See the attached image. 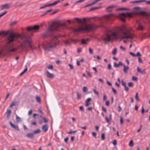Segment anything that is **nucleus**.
Wrapping results in <instances>:
<instances>
[{"mask_svg":"<svg viewBox=\"0 0 150 150\" xmlns=\"http://www.w3.org/2000/svg\"><path fill=\"white\" fill-rule=\"evenodd\" d=\"M5 41V50L8 54L15 52L18 49L20 50V52L34 49L30 39L25 35L11 33L6 37Z\"/></svg>","mask_w":150,"mask_h":150,"instance_id":"f257e3e1","label":"nucleus"},{"mask_svg":"<svg viewBox=\"0 0 150 150\" xmlns=\"http://www.w3.org/2000/svg\"><path fill=\"white\" fill-rule=\"evenodd\" d=\"M134 36L132 33H129L126 27L123 26L120 28L115 32L109 33H107L106 37H103L102 40L104 41H110L113 39L121 40L127 38L133 39Z\"/></svg>","mask_w":150,"mask_h":150,"instance_id":"f03ea898","label":"nucleus"},{"mask_svg":"<svg viewBox=\"0 0 150 150\" xmlns=\"http://www.w3.org/2000/svg\"><path fill=\"white\" fill-rule=\"evenodd\" d=\"M67 26L65 23H55L49 26L48 29L43 33L40 35L41 37L43 39L47 38L49 36L51 38L56 36L53 32L54 30L61 31V29L65 28Z\"/></svg>","mask_w":150,"mask_h":150,"instance_id":"7ed1b4c3","label":"nucleus"},{"mask_svg":"<svg viewBox=\"0 0 150 150\" xmlns=\"http://www.w3.org/2000/svg\"><path fill=\"white\" fill-rule=\"evenodd\" d=\"M60 37V35H57L51 38L52 40L47 42L46 44L42 45V48L45 51H48L55 48L57 45L59 43V38Z\"/></svg>","mask_w":150,"mask_h":150,"instance_id":"20e7f679","label":"nucleus"},{"mask_svg":"<svg viewBox=\"0 0 150 150\" xmlns=\"http://www.w3.org/2000/svg\"><path fill=\"white\" fill-rule=\"evenodd\" d=\"M82 20L84 23H83L81 27L74 29L73 31L74 32H78L85 31H89L91 30H94L98 27L96 25L94 24H86L85 22L86 19L85 18H83Z\"/></svg>","mask_w":150,"mask_h":150,"instance_id":"39448f33","label":"nucleus"},{"mask_svg":"<svg viewBox=\"0 0 150 150\" xmlns=\"http://www.w3.org/2000/svg\"><path fill=\"white\" fill-rule=\"evenodd\" d=\"M46 72L45 75L48 78L52 79L54 77L53 74L50 73L48 71H46Z\"/></svg>","mask_w":150,"mask_h":150,"instance_id":"423d86ee","label":"nucleus"},{"mask_svg":"<svg viewBox=\"0 0 150 150\" xmlns=\"http://www.w3.org/2000/svg\"><path fill=\"white\" fill-rule=\"evenodd\" d=\"M11 6L10 4H6L4 5L0 6V8H1V10H2L4 9H8L10 8Z\"/></svg>","mask_w":150,"mask_h":150,"instance_id":"0eeeda50","label":"nucleus"},{"mask_svg":"<svg viewBox=\"0 0 150 150\" xmlns=\"http://www.w3.org/2000/svg\"><path fill=\"white\" fill-rule=\"evenodd\" d=\"M136 23L138 24V27L137 28V30H143L144 29V28L143 26L141 25L140 23L138 21H136Z\"/></svg>","mask_w":150,"mask_h":150,"instance_id":"6e6552de","label":"nucleus"},{"mask_svg":"<svg viewBox=\"0 0 150 150\" xmlns=\"http://www.w3.org/2000/svg\"><path fill=\"white\" fill-rule=\"evenodd\" d=\"M9 123H10L11 126L12 128H14V129H16V130H17V131H19L20 130V129H19L18 126L15 125H14L12 123V122H9Z\"/></svg>","mask_w":150,"mask_h":150,"instance_id":"1a4fd4ad","label":"nucleus"},{"mask_svg":"<svg viewBox=\"0 0 150 150\" xmlns=\"http://www.w3.org/2000/svg\"><path fill=\"white\" fill-rule=\"evenodd\" d=\"M122 85L123 86L125 87V90L126 91L128 92L129 90V89L128 87L126 85V83L124 82L123 80H122L121 81Z\"/></svg>","mask_w":150,"mask_h":150,"instance_id":"9d476101","label":"nucleus"},{"mask_svg":"<svg viewBox=\"0 0 150 150\" xmlns=\"http://www.w3.org/2000/svg\"><path fill=\"white\" fill-rule=\"evenodd\" d=\"M26 136L31 139H33L34 137V134L32 133H28L26 134Z\"/></svg>","mask_w":150,"mask_h":150,"instance_id":"9b49d317","label":"nucleus"},{"mask_svg":"<svg viewBox=\"0 0 150 150\" xmlns=\"http://www.w3.org/2000/svg\"><path fill=\"white\" fill-rule=\"evenodd\" d=\"M137 71L138 72L142 74H145V70H143V71H141V69L139 67H137Z\"/></svg>","mask_w":150,"mask_h":150,"instance_id":"f8f14e48","label":"nucleus"},{"mask_svg":"<svg viewBox=\"0 0 150 150\" xmlns=\"http://www.w3.org/2000/svg\"><path fill=\"white\" fill-rule=\"evenodd\" d=\"M48 128V126L47 125H43L42 127V129L43 132H46Z\"/></svg>","mask_w":150,"mask_h":150,"instance_id":"ddd939ff","label":"nucleus"},{"mask_svg":"<svg viewBox=\"0 0 150 150\" xmlns=\"http://www.w3.org/2000/svg\"><path fill=\"white\" fill-rule=\"evenodd\" d=\"M90 40L88 38L86 39H82L81 40V43L82 44H86L87 42L89 41Z\"/></svg>","mask_w":150,"mask_h":150,"instance_id":"4468645a","label":"nucleus"},{"mask_svg":"<svg viewBox=\"0 0 150 150\" xmlns=\"http://www.w3.org/2000/svg\"><path fill=\"white\" fill-rule=\"evenodd\" d=\"M91 100V98H89L86 99L85 101V106H88L90 104V102Z\"/></svg>","mask_w":150,"mask_h":150,"instance_id":"2eb2a0df","label":"nucleus"},{"mask_svg":"<svg viewBox=\"0 0 150 150\" xmlns=\"http://www.w3.org/2000/svg\"><path fill=\"white\" fill-rule=\"evenodd\" d=\"M111 15H106L104 16V18L105 20L107 21H109L111 20Z\"/></svg>","mask_w":150,"mask_h":150,"instance_id":"dca6fc26","label":"nucleus"},{"mask_svg":"<svg viewBox=\"0 0 150 150\" xmlns=\"http://www.w3.org/2000/svg\"><path fill=\"white\" fill-rule=\"evenodd\" d=\"M11 111L10 109L7 110L6 113L7 114V118L8 119L9 118L11 114Z\"/></svg>","mask_w":150,"mask_h":150,"instance_id":"f3484780","label":"nucleus"},{"mask_svg":"<svg viewBox=\"0 0 150 150\" xmlns=\"http://www.w3.org/2000/svg\"><path fill=\"white\" fill-rule=\"evenodd\" d=\"M123 66L124 67L123 70V72L125 73H127V71L129 69L128 67V66L126 67L125 64H123Z\"/></svg>","mask_w":150,"mask_h":150,"instance_id":"a211bd4d","label":"nucleus"},{"mask_svg":"<svg viewBox=\"0 0 150 150\" xmlns=\"http://www.w3.org/2000/svg\"><path fill=\"white\" fill-rule=\"evenodd\" d=\"M33 30L34 31H36L39 30L40 28V26L37 25H34V26H32Z\"/></svg>","mask_w":150,"mask_h":150,"instance_id":"6ab92c4d","label":"nucleus"},{"mask_svg":"<svg viewBox=\"0 0 150 150\" xmlns=\"http://www.w3.org/2000/svg\"><path fill=\"white\" fill-rule=\"evenodd\" d=\"M136 13L137 14H139L143 16L147 15L146 13L144 11H140L139 12V13Z\"/></svg>","mask_w":150,"mask_h":150,"instance_id":"aec40b11","label":"nucleus"},{"mask_svg":"<svg viewBox=\"0 0 150 150\" xmlns=\"http://www.w3.org/2000/svg\"><path fill=\"white\" fill-rule=\"evenodd\" d=\"M145 1V0H141L139 1H131L130 2V3L134 4L142 2H144Z\"/></svg>","mask_w":150,"mask_h":150,"instance_id":"412c9836","label":"nucleus"},{"mask_svg":"<svg viewBox=\"0 0 150 150\" xmlns=\"http://www.w3.org/2000/svg\"><path fill=\"white\" fill-rule=\"evenodd\" d=\"M74 19L77 20V23H80L81 24L83 23V21L79 18H74Z\"/></svg>","mask_w":150,"mask_h":150,"instance_id":"4be33fe9","label":"nucleus"},{"mask_svg":"<svg viewBox=\"0 0 150 150\" xmlns=\"http://www.w3.org/2000/svg\"><path fill=\"white\" fill-rule=\"evenodd\" d=\"M35 99L37 101V102L39 103H41V100L40 98V97L38 96H36L35 97Z\"/></svg>","mask_w":150,"mask_h":150,"instance_id":"5701e85b","label":"nucleus"},{"mask_svg":"<svg viewBox=\"0 0 150 150\" xmlns=\"http://www.w3.org/2000/svg\"><path fill=\"white\" fill-rule=\"evenodd\" d=\"M40 117L43 120L44 122L45 123H47L48 122L47 120L45 117H43V116L42 115H40Z\"/></svg>","mask_w":150,"mask_h":150,"instance_id":"b1692460","label":"nucleus"},{"mask_svg":"<svg viewBox=\"0 0 150 150\" xmlns=\"http://www.w3.org/2000/svg\"><path fill=\"white\" fill-rule=\"evenodd\" d=\"M100 8V7H95L91 8L89 10V11H93L94 10H96Z\"/></svg>","mask_w":150,"mask_h":150,"instance_id":"393cba45","label":"nucleus"},{"mask_svg":"<svg viewBox=\"0 0 150 150\" xmlns=\"http://www.w3.org/2000/svg\"><path fill=\"white\" fill-rule=\"evenodd\" d=\"M114 6H110L106 8V9L109 11H111V9L114 8Z\"/></svg>","mask_w":150,"mask_h":150,"instance_id":"a878e982","label":"nucleus"},{"mask_svg":"<svg viewBox=\"0 0 150 150\" xmlns=\"http://www.w3.org/2000/svg\"><path fill=\"white\" fill-rule=\"evenodd\" d=\"M41 130L40 129H38L35 130L33 131V133L34 134H36L40 132Z\"/></svg>","mask_w":150,"mask_h":150,"instance_id":"bb28decb","label":"nucleus"},{"mask_svg":"<svg viewBox=\"0 0 150 150\" xmlns=\"http://www.w3.org/2000/svg\"><path fill=\"white\" fill-rule=\"evenodd\" d=\"M17 103V102L16 101H13L11 103L10 105V107L11 108H12L13 106L15 105Z\"/></svg>","mask_w":150,"mask_h":150,"instance_id":"cd10ccee","label":"nucleus"},{"mask_svg":"<svg viewBox=\"0 0 150 150\" xmlns=\"http://www.w3.org/2000/svg\"><path fill=\"white\" fill-rule=\"evenodd\" d=\"M17 21H14L11 22L10 23V25L11 26H13L14 25H16L17 23Z\"/></svg>","mask_w":150,"mask_h":150,"instance_id":"c85d7f7f","label":"nucleus"},{"mask_svg":"<svg viewBox=\"0 0 150 150\" xmlns=\"http://www.w3.org/2000/svg\"><path fill=\"white\" fill-rule=\"evenodd\" d=\"M47 68L48 69H49L52 70L53 69V67L52 65H49L47 66Z\"/></svg>","mask_w":150,"mask_h":150,"instance_id":"c756f323","label":"nucleus"},{"mask_svg":"<svg viewBox=\"0 0 150 150\" xmlns=\"http://www.w3.org/2000/svg\"><path fill=\"white\" fill-rule=\"evenodd\" d=\"M16 121L17 122H19L21 121V119L17 115H16Z\"/></svg>","mask_w":150,"mask_h":150,"instance_id":"7c9ffc66","label":"nucleus"},{"mask_svg":"<svg viewBox=\"0 0 150 150\" xmlns=\"http://www.w3.org/2000/svg\"><path fill=\"white\" fill-rule=\"evenodd\" d=\"M27 30L28 31L33 30L32 26L28 27L27 28Z\"/></svg>","mask_w":150,"mask_h":150,"instance_id":"2f4dec72","label":"nucleus"},{"mask_svg":"<svg viewBox=\"0 0 150 150\" xmlns=\"http://www.w3.org/2000/svg\"><path fill=\"white\" fill-rule=\"evenodd\" d=\"M7 33L4 31H1L0 32V35H6Z\"/></svg>","mask_w":150,"mask_h":150,"instance_id":"473e14b6","label":"nucleus"},{"mask_svg":"<svg viewBox=\"0 0 150 150\" xmlns=\"http://www.w3.org/2000/svg\"><path fill=\"white\" fill-rule=\"evenodd\" d=\"M129 146H131V147H132L133 145H134V143H133V141L132 140H131L129 144Z\"/></svg>","mask_w":150,"mask_h":150,"instance_id":"72a5a7b5","label":"nucleus"},{"mask_svg":"<svg viewBox=\"0 0 150 150\" xmlns=\"http://www.w3.org/2000/svg\"><path fill=\"white\" fill-rule=\"evenodd\" d=\"M117 49L116 48H115L112 52V54L113 55H115L117 53Z\"/></svg>","mask_w":150,"mask_h":150,"instance_id":"f704fd0d","label":"nucleus"},{"mask_svg":"<svg viewBox=\"0 0 150 150\" xmlns=\"http://www.w3.org/2000/svg\"><path fill=\"white\" fill-rule=\"evenodd\" d=\"M52 10V9H51L50 10L47 11H46L43 14L41 15V16H44L47 13L51 11Z\"/></svg>","mask_w":150,"mask_h":150,"instance_id":"c9c22d12","label":"nucleus"},{"mask_svg":"<svg viewBox=\"0 0 150 150\" xmlns=\"http://www.w3.org/2000/svg\"><path fill=\"white\" fill-rule=\"evenodd\" d=\"M135 99L137 101H139V99L138 97V93H137L135 96Z\"/></svg>","mask_w":150,"mask_h":150,"instance_id":"e433bc0d","label":"nucleus"},{"mask_svg":"<svg viewBox=\"0 0 150 150\" xmlns=\"http://www.w3.org/2000/svg\"><path fill=\"white\" fill-rule=\"evenodd\" d=\"M64 42L65 43L66 45H69L70 44V42L67 40H64Z\"/></svg>","mask_w":150,"mask_h":150,"instance_id":"4c0bfd02","label":"nucleus"},{"mask_svg":"<svg viewBox=\"0 0 150 150\" xmlns=\"http://www.w3.org/2000/svg\"><path fill=\"white\" fill-rule=\"evenodd\" d=\"M101 138L102 140H104L105 139V134L104 133H103L101 135Z\"/></svg>","mask_w":150,"mask_h":150,"instance_id":"58836bf2","label":"nucleus"},{"mask_svg":"<svg viewBox=\"0 0 150 150\" xmlns=\"http://www.w3.org/2000/svg\"><path fill=\"white\" fill-rule=\"evenodd\" d=\"M93 91L94 93L96 94L97 96H98L99 93L97 91L96 89H93Z\"/></svg>","mask_w":150,"mask_h":150,"instance_id":"ea45409f","label":"nucleus"},{"mask_svg":"<svg viewBox=\"0 0 150 150\" xmlns=\"http://www.w3.org/2000/svg\"><path fill=\"white\" fill-rule=\"evenodd\" d=\"M83 90L84 92H87L88 91V89L87 87L86 86L83 87Z\"/></svg>","mask_w":150,"mask_h":150,"instance_id":"a19ab883","label":"nucleus"},{"mask_svg":"<svg viewBox=\"0 0 150 150\" xmlns=\"http://www.w3.org/2000/svg\"><path fill=\"white\" fill-rule=\"evenodd\" d=\"M77 95V98L78 99H80L81 98V95H80L78 92L76 93Z\"/></svg>","mask_w":150,"mask_h":150,"instance_id":"79ce46f5","label":"nucleus"},{"mask_svg":"<svg viewBox=\"0 0 150 150\" xmlns=\"http://www.w3.org/2000/svg\"><path fill=\"white\" fill-rule=\"evenodd\" d=\"M128 86L129 87H132L133 86V83L132 82H129L128 83Z\"/></svg>","mask_w":150,"mask_h":150,"instance_id":"37998d69","label":"nucleus"},{"mask_svg":"<svg viewBox=\"0 0 150 150\" xmlns=\"http://www.w3.org/2000/svg\"><path fill=\"white\" fill-rule=\"evenodd\" d=\"M114 66L115 67H119L118 64H117L116 62L114 63Z\"/></svg>","mask_w":150,"mask_h":150,"instance_id":"c03bdc74","label":"nucleus"},{"mask_svg":"<svg viewBox=\"0 0 150 150\" xmlns=\"http://www.w3.org/2000/svg\"><path fill=\"white\" fill-rule=\"evenodd\" d=\"M112 91L115 94H116V90L113 87H112Z\"/></svg>","mask_w":150,"mask_h":150,"instance_id":"a18cd8bd","label":"nucleus"},{"mask_svg":"<svg viewBox=\"0 0 150 150\" xmlns=\"http://www.w3.org/2000/svg\"><path fill=\"white\" fill-rule=\"evenodd\" d=\"M112 144H113V145L114 146H115L117 144V141L116 139H114L113 142H112Z\"/></svg>","mask_w":150,"mask_h":150,"instance_id":"49530a36","label":"nucleus"},{"mask_svg":"<svg viewBox=\"0 0 150 150\" xmlns=\"http://www.w3.org/2000/svg\"><path fill=\"white\" fill-rule=\"evenodd\" d=\"M7 13V11H5L4 13H2V14H0V18L2 17V16L4 15Z\"/></svg>","mask_w":150,"mask_h":150,"instance_id":"de8ad7c7","label":"nucleus"},{"mask_svg":"<svg viewBox=\"0 0 150 150\" xmlns=\"http://www.w3.org/2000/svg\"><path fill=\"white\" fill-rule=\"evenodd\" d=\"M102 110L105 112L106 113L107 112V110L106 108L103 106L102 107Z\"/></svg>","mask_w":150,"mask_h":150,"instance_id":"09e8293b","label":"nucleus"},{"mask_svg":"<svg viewBox=\"0 0 150 150\" xmlns=\"http://www.w3.org/2000/svg\"><path fill=\"white\" fill-rule=\"evenodd\" d=\"M76 132V131H72L71 130L70 132H69L68 133V134H72L73 133H75Z\"/></svg>","mask_w":150,"mask_h":150,"instance_id":"8fccbe9b","label":"nucleus"},{"mask_svg":"<svg viewBox=\"0 0 150 150\" xmlns=\"http://www.w3.org/2000/svg\"><path fill=\"white\" fill-rule=\"evenodd\" d=\"M132 80L134 81H137V77L133 76L132 77Z\"/></svg>","mask_w":150,"mask_h":150,"instance_id":"3c124183","label":"nucleus"},{"mask_svg":"<svg viewBox=\"0 0 150 150\" xmlns=\"http://www.w3.org/2000/svg\"><path fill=\"white\" fill-rule=\"evenodd\" d=\"M69 66L70 69H74V67L72 65L70 64H69Z\"/></svg>","mask_w":150,"mask_h":150,"instance_id":"603ef678","label":"nucleus"},{"mask_svg":"<svg viewBox=\"0 0 150 150\" xmlns=\"http://www.w3.org/2000/svg\"><path fill=\"white\" fill-rule=\"evenodd\" d=\"M107 99V97L105 94H103V101H105Z\"/></svg>","mask_w":150,"mask_h":150,"instance_id":"864d4df0","label":"nucleus"},{"mask_svg":"<svg viewBox=\"0 0 150 150\" xmlns=\"http://www.w3.org/2000/svg\"><path fill=\"white\" fill-rule=\"evenodd\" d=\"M138 62L139 63H142V60L141 59L140 57H139L138 58Z\"/></svg>","mask_w":150,"mask_h":150,"instance_id":"5fc2aeb1","label":"nucleus"},{"mask_svg":"<svg viewBox=\"0 0 150 150\" xmlns=\"http://www.w3.org/2000/svg\"><path fill=\"white\" fill-rule=\"evenodd\" d=\"M141 8L140 7H135L134 8V10H138L139 9H140Z\"/></svg>","mask_w":150,"mask_h":150,"instance_id":"6e6d98bb","label":"nucleus"},{"mask_svg":"<svg viewBox=\"0 0 150 150\" xmlns=\"http://www.w3.org/2000/svg\"><path fill=\"white\" fill-rule=\"evenodd\" d=\"M120 122L121 125L122 124L123 122L122 118L121 117H120Z\"/></svg>","mask_w":150,"mask_h":150,"instance_id":"4d7b16f0","label":"nucleus"},{"mask_svg":"<svg viewBox=\"0 0 150 150\" xmlns=\"http://www.w3.org/2000/svg\"><path fill=\"white\" fill-rule=\"evenodd\" d=\"M68 140V138L67 137H66L64 139V141L66 143H67Z\"/></svg>","mask_w":150,"mask_h":150,"instance_id":"13d9d810","label":"nucleus"},{"mask_svg":"<svg viewBox=\"0 0 150 150\" xmlns=\"http://www.w3.org/2000/svg\"><path fill=\"white\" fill-rule=\"evenodd\" d=\"M60 1V0H58L57 1H55L54 2V5H56L58 3H59Z\"/></svg>","mask_w":150,"mask_h":150,"instance_id":"bf43d9fd","label":"nucleus"},{"mask_svg":"<svg viewBox=\"0 0 150 150\" xmlns=\"http://www.w3.org/2000/svg\"><path fill=\"white\" fill-rule=\"evenodd\" d=\"M120 17H121V16H122L123 17H125L126 16V15H125V13H121L120 15Z\"/></svg>","mask_w":150,"mask_h":150,"instance_id":"052dcab7","label":"nucleus"},{"mask_svg":"<svg viewBox=\"0 0 150 150\" xmlns=\"http://www.w3.org/2000/svg\"><path fill=\"white\" fill-rule=\"evenodd\" d=\"M141 56V55L140 54V53L138 52L137 53V54L135 55V57H137V56Z\"/></svg>","mask_w":150,"mask_h":150,"instance_id":"680f3d73","label":"nucleus"},{"mask_svg":"<svg viewBox=\"0 0 150 150\" xmlns=\"http://www.w3.org/2000/svg\"><path fill=\"white\" fill-rule=\"evenodd\" d=\"M129 54L130 55H132V56H133V57H135V54L134 53H133L131 52H129Z\"/></svg>","mask_w":150,"mask_h":150,"instance_id":"e2e57ef3","label":"nucleus"},{"mask_svg":"<svg viewBox=\"0 0 150 150\" xmlns=\"http://www.w3.org/2000/svg\"><path fill=\"white\" fill-rule=\"evenodd\" d=\"M120 48L121 50L124 51H125V48L122 46H120Z\"/></svg>","mask_w":150,"mask_h":150,"instance_id":"0e129e2a","label":"nucleus"},{"mask_svg":"<svg viewBox=\"0 0 150 150\" xmlns=\"http://www.w3.org/2000/svg\"><path fill=\"white\" fill-rule=\"evenodd\" d=\"M108 69H111V66L110 64H108Z\"/></svg>","mask_w":150,"mask_h":150,"instance_id":"69168bd1","label":"nucleus"},{"mask_svg":"<svg viewBox=\"0 0 150 150\" xmlns=\"http://www.w3.org/2000/svg\"><path fill=\"white\" fill-rule=\"evenodd\" d=\"M105 120L106 122L108 123H109L110 122V121L109 119L107 118V117H105Z\"/></svg>","mask_w":150,"mask_h":150,"instance_id":"338daca9","label":"nucleus"},{"mask_svg":"<svg viewBox=\"0 0 150 150\" xmlns=\"http://www.w3.org/2000/svg\"><path fill=\"white\" fill-rule=\"evenodd\" d=\"M109 105V101H107L106 102L105 105L107 106H108Z\"/></svg>","mask_w":150,"mask_h":150,"instance_id":"774afa93","label":"nucleus"}]
</instances>
